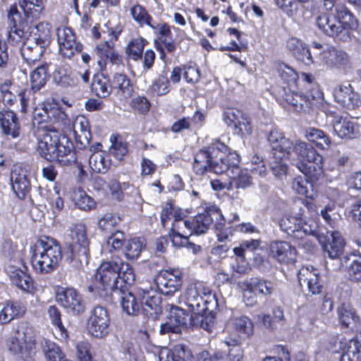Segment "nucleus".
<instances>
[{"mask_svg": "<svg viewBox=\"0 0 361 361\" xmlns=\"http://www.w3.org/2000/svg\"><path fill=\"white\" fill-rule=\"evenodd\" d=\"M135 279L133 268L119 257L104 261L97 269L96 283L88 287L90 292L97 293L100 296L103 292L111 291L117 293L127 286L132 285Z\"/></svg>", "mask_w": 361, "mask_h": 361, "instance_id": "f257e3e1", "label": "nucleus"}, {"mask_svg": "<svg viewBox=\"0 0 361 361\" xmlns=\"http://www.w3.org/2000/svg\"><path fill=\"white\" fill-rule=\"evenodd\" d=\"M38 152L49 161L68 165L75 161L73 152V144L68 137L54 128H43L39 135Z\"/></svg>", "mask_w": 361, "mask_h": 361, "instance_id": "f03ea898", "label": "nucleus"}, {"mask_svg": "<svg viewBox=\"0 0 361 361\" xmlns=\"http://www.w3.org/2000/svg\"><path fill=\"white\" fill-rule=\"evenodd\" d=\"M286 158L303 174L316 179L322 175L323 157L311 144L295 140Z\"/></svg>", "mask_w": 361, "mask_h": 361, "instance_id": "7ed1b4c3", "label": "nucleus"}, {"mask_svg": "<svg viewBox=\"0 0 361 361\" xmlns=\"http://www.w3.org/2000/svg\"><path fill=\"white\" fill-rule=\"evenodd\" d=\"M32 250L31 264L37 273L47 274L57 269L63 254L56 240L44 236L37 240Z\"/></svg>", "mask_w": 361, "mask_h": 361, "instance_id": "20e7f679", "label": "nucleus"}, {"mask_svg": "<svg viewBox=\"0 0 361 361\" xmlns=\"http://www.w3.org/2000/svg\"><path fill=\"white\" fill-rule=\"evenodd\" d=\"M336 11L334 17L326 13L319 15L316 18V25L326 36L346 42L350 39L348 27L355 28L356 20L349 10L342 5L337 6Z\"/></svg>", "mask_w": 361, "mask_h": 361, "instance_id": "39448f33", "label": "nucleus"}, {"mask_svg": "<svg viewBox=\"0 0 361 361\" xmlns=\"http://www.w3.org/2000/svg\"><path fill=\"white\" fill-rule=\"evenodd\" d=\"M302 79L307 82L308 87H306L305 94L296 92L295 90L284 89L283 99L290 105H291L295 111L300 112L305 111L306 109L312 108L317 105V102L321 99L322 92L319 88L317 83L313 75L302 73Z\"/></svg>", "mask_w": 361, "mask_h": 361, "instance_id": "423d86ee", "label": "nucleus"}, {"mask_svg": "<svg viewBox=\"0 0 361 361\" xmlns=\"http://www.w3.org/2000/svg\"><path fill=\"white\" fill-rule=\"evenodd\" d=\"M267 140L271 147V156L269 161L270 169L275 176H284L287 171V164L283 159L286 158L287 154L290 152L289 149L293 140L286 137L283 133L276 128L271 130Z\"/></svg>", "mask_w": 361, "mask_h": 361, "instance_id": "0eeeda50", "label": "nucleus"}, {"mask_svg": "<svg viewBox=\"0 0 361 361\" xmlns=\"http://www.w3.org/2000/svg\"><path fill=\"white\" fill-rule=\"evenodd\" d=\"M227 146L216 140L204 149L200 150L195 157L193 170L197 175H202L207 171L216 173L214 170L218 165L226 164Z\"/></svg>", "mask_w": 361, "mask_h": 361, "instance_id": "6e6552de", "label": "nucleus"}, {"mask_svg": "<svg viewBox=\"0 0 361 361\" xmlns=\"http://www.w3.org/2000/svg\"><path fill=\"white\" fill-rule=\"evenodd\" d=\"M226 161V164H223L221 166L217 165L214 170L216 174L226 173L229 178L228 190L245 189L252 185V177L248 170L240 169L238 166L240 157L235 152L228 153Z\"/></svg>", "mask_w": 361, "mask_h": 361, "instance_id": "1a4fd4ad", "label": "nucleus"}, {"mask_svg": "<svg viewBox=\"0 0 361 361\" xmlns=\"http://www.w3.org/2000/svg\"><path fill=\"white\" fill-rule=\"evenodd\" d=\"M7 347L21 359L30 357L34 353L32 327L26 322H19L7 341Z\"/></svg>", "mask_w": 361, "mask_h": 361, "instance_id": "9d476101", "label": "nucleus"}, {"mask_svg": "<svg viewBox=\"0 0 361 361\" xmlns=\"http://www.w3.org/2000/svg\"><path fill=\"white\" fill-rule=\"evenodd\" d=\"M70 250L73 258L77 259L81 263L87 264L90 256V241L87 237L85 225L77 224L70 228Z\"/></svg>", "mask_w": 361, "mask_h": 361, "instance_id": "9b49d317", "label": "nucleus"}, {"mask_svg": "<svg viewBox=\"0 0 361 361\" xmlns=\"http://www.w3.org/2000/svg\"><path fill=\"white\" fill-rule=\"evenodd\" d=\"M154 281L161 294L168 297L176 296L181 288L183 276L178 269H164L157 274Z\"/></svg>", "mask_w": 361, "mask_h": 361, "instance_id": "f8f14e48", "label": "nucleus"}, {"mask_svg": "<svg viewBox=\"0 0 361 361\" xmlns=\"http://www.w3.org/2000/svg\"><path fill=\"white\" fill-rule=\"evenodd\" d=\"M281 230L295 239L302 238L305 235H317V226L312 221L307 222L301 217L288 216L280 221Z\"/></svg>", "mask_w": 361, "mask_h": 361, "instance_id": "ddd939ff", "label": "nucleus"}, {"mask_svg": "<svg viewBox=\"0 0 361 361\" xmlns=\"http://www.w3.org/2000/svg\"><path fill=\"white\" fill-rule=\"evenodd\" d=\"M166 310L169 311L167 321L160 326V334H180L182 329L188 327V314L183 308L174 304L167 303Z\"/></svg>", "mask_w": 361, "mask_h": 361, "instance_id": "4468645a", "label": "nucleus"}, {"mask_svg": "<svg viewBox=\"0 0 361 361\" xmlns=\"http://www.w3.org/2000/svg\"><path fill=\"white\" fill-rule=\"evenodd\" d=\"M120 218L111 213H107L99 221V228L109 235L107 243L114 250L123 247L125 234L117 228Z\"/></svg>", "mask_w": 361, "mask_h": 361, "instance_id": "2eb2a0df", "label": "nucleus"}, {"mask_svg": "<svg viewBox=\"0 0 361 361\" xmlns=\"http://www.w3.org/2000/svg\"><path fill=\"white\" fill-rule=\"evenodd\" d=\"M29 174L30 166L27 164L19 163L12 167L10 175L12 189L20 200L25 199L31 189Z\"/></svg>", "mask_w": 361, "mask_h": 361, "instance_id": "dca6fc26", "label": "nucleus"}, {"mask_svg": "<svg viewBox=\"0 0 361 361\" xmlns=\"http://www.w3.org/2000/svg\"><path fill=\"white\" fill-rule=\"evenodd\" d=\"M110 317L106 308L96 306L87 319V330L95 338H103L109 334Z\"/></svg>", "mask_w": 361, "mask_h": 361, "instance_id": "f3484780", "label": "nucleus"}, {"mask_svg": "<svg viewBox=\"0 0 361 361\" xmlns=\"http://www.w3.org/2000/svg\"><path fill=\"white\" fill-rule=\"evenodd\" d=\"M147 42L142 37L133 39L129 42L126 48V54L129 59L137 61H142L143 72L152 69L154 60L155 53L151 49H147L143 54V50Z\"/></svg>", "mask_w": 361, "mask_h": 361, "instance_id": "a211bd4d", "label": "nucleus"}, {"mask_svg": "<svg viewBox=\"0 0 361 361\" xmlns=\"http://www.w3.org/2000/svg\"><path fill=\"white\" fill-rule=\"evenodd\" d=\"M202 294L208 298L212 295L209 288L205 287L202 283L191 285L186 289L184 296L185 302L191 312H205L208 309V299H204Z\"/></svg>", "mask_w": 361, "mask_h": 361, "instance_id": "6ab92c4d", "label": "nucleus"}, {"mask_svg": "<svg viewBox=\"0 0 361 361\" xmlns=\"http://www.w3.org/2000/svg\"><path fill=\"white\" fill-rule=\"evenodd\" d=\"M56 301L68 312L78 315L85 311L82 295L74 288H61L56 293Z\"/></svg>", "mask_w": 361, "mask_h": 361, "instance_id": "aec40b11", "label": "nucleus"}, {"mask_svg": "<svg viewBox=\"0 0 361 361\" xmlns=\"http://www.w3.org/2000/svg\"><path fill=\"white\" fill-rule=\"evenodd\" d=\"M56 35L59 51L64 58L71 59L75 54L82 51V45L76 42L75 34L70 27H59Z\"/></svg>", "mask_w": 361, "mask_h": 361, "instance_id": "412c9836", "label": "nucleus"}, {"mask_svg": "<svg viewBox=\"0 0 361 361\" xmlns=\"http://www.w3.org/2000/svg\"><path fill=\"white\" fill-rule=\"evenodd\" d=\"M318 240L330 258L336 259L343 254L345 242L340 232L327 231L326 234H319Z\"/></svg>", "mask_w": 361, "mask_h": 361, "instance_id": "4be33fe9", "label": "nucleus"}, {"mask_svg": "<svg viewBox=\"0 0 361 361\" xmlns=\"http://www.w3.org/2000/svg\"><path fill=\"white\" fill-rule=\"evenodd\" d=\"M137 294L145 312H149L151 315H157L161 312L160 293L152 287H140L137 288Z\"/></svg>", "mask_w": 361, "mask_h": 361, "instance_id": "5701e85b", "label": "nucleus"}, {"mask_svg": "<svg viewBox=\"0 0 361 361\" xmlns=\"http://www.w3.org/2000/svg\"><path fill=\"white\" fill-rule=\"evenodd\" d=\"M349 62L350 57L345 51L332 46L326 45L322 52L319 53V63L331 68H344Z\"/></svg>", "mask_w": 361, "mask_h": 361, "instance_id": "b1692460", "label": "nucleus"}, {"mask_svg": "<svg viewBox=\"0 0 361 361\" xmlns=\"http://www.w3.org/2000/svg\"><path fill=\"white\" fill-rule=\"evenodd\" d=\"M224 121L228 126L238 129L241 135H250L252 126L248 118L237 109H227L224 113Z\"/></svg>", "mask_w": 361, "mask_h": 361, "instance_id": "393cba45", "label": "nucleus"}, {"mask_svg": "<svg viewBox=\"0 0 361 361\" xmlns=\"http://www.w3.org/2000/svg\"><path fill=\"white\" fill-rule=\"evenodd\" d=\"M300 286L306 284L313 295L319 294L323 288L322 282L317 269L313 267H302L298 274Z\"/></svg>", "mask_w": 361, "mask_h": 361, "instance_id": "a878e982", "label": "nucleus"}, {"mask_svg": "<svg viewBox=\"0 0 361 361\" xmlns=\"http://www.w3.org/2000/svg\"><path fill=\"white\" fill-rule=\"evenodd\" d=\"M73 129L78 147L82 149L89 146L92 133L88 119L84 116H77L73 122Z\"/></svg>", "mask_w": 361, "mask_h": 361, "instance_id": "bb28decb", "label": "nucleus"}, {"mask_svg": "<svg viewBox=\"0 0 361 361\" xmlns=\"http://www.w3.org/2000/svg\"><path fill=\"white\" fill-rule=\"evenodd\" d=\"M159 361H192L193 355L191 350L185 345L178 343L173 348H163L159 354Z\"/></svg>", "mask_w": 361, "mask_h": 361, "instance_id": "cd10ccee", "label": "nucleus"}, {"mask_svg": "<svg viewBox=\"0 0 361 361\" xmlns=\"http://www.w3.org/2000/svg\"><path fill=\"white\" fill-rule=\"evenodd\" d=\"M338 321L343 328L357 331L360 326V319L355 310L349 303H343L337 310Z\"/></svg>", "mask_w": 361, "mask_h": 361, "instance_id": "c85d7f7f", "label": "nucleus"}, {"mask_svg": "<svg viewBox=\"0 0 361 361\" xmlns=\"http://www.w3.org/2000/svg\"><path fill=\"white\" fill-rule=\"evenodd\" d=\"M240 288L243 291L244 299L247 294L257 293L263 295H270L274 289V284L269 281H262L257 278L250 279L241 283Z\"/></svg>", "mask_w": 361, "mask_h": 361, "instance_id": "c756f323", "label": "nucleus"}, {"mask_svg": "<svg viewBox=\"0 0 361 361\" xmlns=\"http://www.w3.org/2000/svg\"><path fill=\"white\" fill-rule=\"evenodd\" d=\"M97 54L100 57L97 64L100 69H103L106 66V60L115 65H119L122 62L121 56L114 49L112 42L106 41L104 43L98 44L95 47Z\"/></svg>", "mask_w": 361, "mask_h": 361, "instance_id": "7c9ffc66", "label": "nucleus"}, {"mask_svg": "<svg viewBox=\"0 0 361 361\" xmlns=\"http://www.w3.org/2000/svg\"><path fill=\"white\" fill-rule=\"evenodd\" d=\"M270 250L272 256L281 263L292 262L296 256L295 248L284 241L271 243Z\"/></svg>", "mask_w": 361, "mask_h": 361, "instance_id": "2f4dec72", "label": "nucleus"}, {"mask_svg": "<svg viewBox=\"0 0 361 361\" xmlns=\"http://www.w3.org/2000/svg\"><path fill=\"white\" fill-rule=\"evenodd\" d=\"M54 82L62 87H73L79 81V73L71 71L69 67L59 66L53 73Z\"/></svg>", "mask_w": 361, "mask_h": 361, "instance_id": "473e14b6", "label": "nucleus"}, {"mask_svg": "<svg viewBox=\"0 0 361 361\" xmlns=\"http://www.w3.org/2000/svg\"><path fill=\"white\" fill-rule=\"evenodd\" d=\"M46 48L41 44L32 42V39H27L22 44L20 52L24 61L27 64H32L40 59Z\"/></svg>", "mask_w": 361, "mask_h": 361, "instance_id": "72a5a7b5", "label": "nucleus"}, {"mask_svg": "<svg viewBox=\"0 0 361 361\" xmlns=\"http://www.w3.org/2000/svg\"><path fill=\"white\" fill-rule=\"evenodd\" d=\"M0 123L3 133L12 137L19 135L20 124L16 114L13 111L0 112Z\"/></svg>", "mask_w": 361, "mask_h": 361, "instance_id": "f704fd0d", "label": "nucleus"}, {"mask_svg": "<svg viewBox=\"0 0 361 361\" xmlns=\"http://www.w3.org/2000/svg\"><path fill=\"white\" fill-rule=\"evenodd\" d=\"M25 311V307L18 302H8L0 310V324H8L14 319L23 317Z\"/></svg>", "mask_w": 361, "mask_h": 361, "instance_id": "c9c22d12", "label": "nucleus"}, {"mask_svg": "<svg viewBox=\"0 0 361 361\" xmlns=\"http://www.w3.org/2000/svg\"><path fill=\"white\" fill-rule=\"evenodd\" d=\"M120 298L121 305L123 311L128 315H136L140 311V305L137 301L134 294L128 291L127 286L123 288V290H118L117 293H114Z\"/></svg>", "mask_w": 361, "mask_h": 361, "instance_id": "e433bc0d", "label": "nucleus"}, {"mask_svg": "<svg viewBox=\"0 0 361 361\" xmlns=\"http://www.w3.org/2000/svg\"><path fill=\"white\" fill-rule=\"evenodd\" d=\"M20 8L27 20L39 19L44 9L43 0H18Z\"/></svg>", "mask_w": 361, "mask_h": 361, "instance_id": "4c0bfd02", "label": "nucleus"}, {"mask_svg": "<svg viewBox=\"0 0 361 361\" xmlns=\"http://www.w3.org/2000/svg\"><path fill=\"white\" fill-rule=\"evenodd\" d=\"M334 130L341 138L353 139L358 134L356 125L347 118L342 117L335 121Z\"/></svg>", "mask_w": 361, "mask_h": 361, "instance_id": "58836bf2", "label": "nucleus"}, {"mask_svg": "<svg viewBox=\"0 0 361 361\" xmlns=\"http://www.w3.org/2000/svg\"><path fill=\"white\" fill-rule=\"evenodd\" d=\"M305 137L322 149H328L331 142L330 137L322 130L316 128H307L305 132Z\"/></svg>", "mask_w": 361, "mask_h": 361, "instance_id": "ea45409f", "label": "nucleus"}, {"mask_svg": "<svg viewBox=\"0 0 361 361\" xmlns=\"http://www.w3.org/2000/svg\"><path fill=\"white\" fill-rule=\"evenodd\" d=\"M112 87L117 90V94L122 98L130 97L133 92L130 80L126 75L116 73L112 80Z\"/></svg>", "mask_w": 361, "mask_h": 361, "instance_id": "a19ab883", "label": "nucleus"}, {"mask_svg": "<svg viewBox=\"0 0 361 361\" xmlns=\"http://www.w3.org/2000/svg\"><path fill=\"white\" fill-rule=\"evenodd\" d=\"M277 70L279 77L283 81V82L287 85L286 87H283L282 89L281 96L283 97L284 89H286L287 90L288 89L290 90H294L293 88L297 86L298 75L293 68L285 63L279 64Z\"/></svg>", "mask_w": 361, "mask_h": 361, "instance_id": "79ce46f5", "label": "nucleus"}, {"mask_svg": "<svg viewBox=\"0 0 361 361\" xmlns=\"http://www.w3.org/2000/svg\"><path fill=\"white\" fill-rule=\"evenodd\" d=\"M31 90L36 92L40 90L47 83L48 75V64L44 63L37 67L30 73Z\"/></svg>", "mask_w": 361, "mask_h": 361, "instance_id": "37998d69", "label": "nucleus"}, {"mask_svg": "<svg viewBox=\"0 0 361 361\" xmlns=\"http://www.w3.org/2000/svg\"><path fill=\"white\" fill-rule=\"evenodd\" d=\"M89 164L94 172L105 173L111 166V161L106 157L105 152H95L90 155Z\"/></svg>", "mask_w": 361, "mask_h": 361, "instance_id": "c03bdc74", "label": "nucleus"}, {"mask_svg": "<svg viewBox=\"0 0 361 361\" xmlns=\"http://www.w3.org/2000/svg\"><path fill=\"white\" fill-rule=\"evenodd\" d=\"M123 250L126 257L130 260L137 259L142 251L145 249L144 240L140 238H133L125 243L123 241Z\"/></svg>", "mask_w": 361, "mask_h": 361, "instance_id": "a18cd8bd", "label": "nucleus"}, {"mask_svg": "<svg viewBox=\"0 0 361 361\" xmlns=\"http://www.w3.org/2000/svg\"><path fill=\"white\" fill-rule=\"evenodd\" d=\"M35 30L32 37L28 39L47 47L51 42V25L45 22L39 23Z\"/></svg>", "mask_w": 361, "mask_h": 361, "instance_id": "49530a36", "label": "nucleus"}, {"mask_svg": "<svg viewBox=\"0 0 361 361\" xmlns=\"http://www.w3.org/2000/svg\"><path fill=\"white\" fill-rule=\"evenodd\" d=\"M340 361H361V341L357 338L349 340Z\"/></svg>", "mask_w": 361, "mask_h": 361, "instance_id": "de8ad7c7", "label": "nucleus"}, {"mask_svg": "<svg viewBox=\"0 0 361 361\" xmlns=\"http://www.w3.org/2000/svg\"><path fill=\"white\" fill-rule=\"evenodd\" d=\"M291 186L295 192L304 195L307 198L313 200L317 196V192L314 190L312 184L303 177L298 176L295 178L292 181Z\"/></svg>", "mask_w": 361, "mask_h": 361, "instance_id": "09e8293b", "label": "nucleus"}, {"mask_svg": "<svg viewBox=\"0 0 361 361\" xmlns=\"http://www.w3.org/2000/svg\"><path fill=\"white\" fill-rule=\"evenodd\" d=\"M192 234L200 235L204 233L212 225L213 219L208 212L196 215L191 219Z\"/></svg>", "mask_w": 361, "mask_h": 361, "instance_id": "8fccbe9b", "label": "nucleus"}, {"mask_svg": "<svg viewBox=\"0 0 361 361\" xmlns=\"http://www.w3.org/2000/svg\"><path fill=\"white\" fill-rule=\"evenodd\" d=\"M12 283L21 290L29 292L33 287L31 277L19 269L11 271L10 275Z\"/></svg>", "mask_w": 361, "mask_h": 361, "instance_id": "3c124183", "label": "nucleus"}, {"mask_svg": "<svg viewBox=\"0 0 361 361\" xmlns=\"http://www.w3.org/2000/svg\"><path fill=\"white\" fill-rule=\"evenodd\" d=\"M112 85H110L109 79L104 75L94 76L92 82V90L101 98H106L111 92Z\"/></svg>", "mask_w": 361, "mask_h": 361, "instance_id": "603ef678", "label": "nucleus"}, {"mask_svg": "<svg viewBox=\"0 0 361 361\" xmlns=\"http://www.w3.org/2000/svg\"><path fill=\"white\" fill-rule=\"evenodd\" d=\"M233 326L240 336L249 337L253 334V324L246 316L235 317L233 320Z\"/></svg>", "mask_w": 361, "mask_h": 361, "instance_id": "864d4df0", "label": "nucleus"}, {"mask_svg": "<svg viewBox=\"0 0 361 361\" xmlns=\"http://www.w3.org/2000/svg\"><path fill=\"white\" fill-rule=\"evenodd\" d=\"M73 200L75 205L82 210L89 211L95 207V201L84 190L78 189L74 192Z\"/></svg>", "mask_w": 361, "mask_h": 361, "instance_id": "5fc2aeb1", "label": "nucleus"}, {"mask_svg": "<svg viewBox=\"0 0 361 361\" xmlns=\"http://www.w3.org/2000/svg\"><path fill=\"white\" fill-rule=\"evenodd\" d=\"M47 315L51 323L60 331L61 337L66 339L68 337V334L62 324L61 314L59 308L55 305H50L47 309Z\"/></svg>", "mask_w": 361, "mask_h": 361, "instance_id": "6e6d98bb", "label": "nucleus"}, {"mask_svg": "<svg viewBox=\"0 0 361 361\" xmlns=\"http://www.w3.org/2000/svg\"><path fill=\"white\" fill-rule=\"evenodd\" d=\"M348 279L355 282L361 281V262L349 257L344 258Z\"/></svg>", "mask_w": 361, "mask_h": 361, "instance_id": "4d7b16f0", "label": "nucleus"}, {"mask_svg": "<svg viewBox=\"0 0 361 361\" xmlns=\"http://www.w3.org/2000/svg\"><path fill=\"white\" fill-rule=\"evenodd\" d=\"M152 90L159 96H163L169 92L170 81L166 73L163 72L153 81Z\"/></svg>", "mask_w": 361, "mask_h": 361, "instance_id": "13d9d810", "label": "nucleus"}, {"mask_svg": "<svg viewBox=\"0 0 361 361\" xmlns=\"http://www.w3.org/2000/svg\"><path fill=\"white\" fill-rule=\"evenodd\" d=\"M42 348L47 361H60L64 355L55 343L49 340H44Z\"/></svg>", "mask_w": 361, "mask_h": 361, "instance_id": "bf43d9fd", "label": "nucleus"}, {"mask_svg": "<svg viewBox=\"0 0 361 361\" xmlns=\"http://www.w3.org/2000/svg\"><path fill=\"white\" fill-rule=\"evenodd\" d=\"M34 117L35 118L37 116L40 117L42 121L44 120V118H50V117H54L56 116L59 117V118L63 119L66 117V115L64 112L61 111V110L55 108H52L51 106V104H42L41 109H35L34 111Z\"/></svg>", "mask_w": 361, "mask_h": 361, "instance_id": "052dcab7", "label": "nucleus"}, {"mask_svg": "<svg viewBox=\"0 0 361 361\" xmlns=\"http://www.w3.org/2000/svg\"><path fill=\"white\" fill-rule=\"evenodd\" d=\"M130 13L134 20L140 25H147L149 27L151 26L152 18L143 6L136 4L131 8Z\"/></svg>", "mask_w": 361, "mask_h": 361, "instance_id": "680f3d73", "label": "nucleus"}, {"mask_svg": "<svg viewBox=\"0 0 361 361\" xmlns=\"http://www.w3.org/2000/svg\"><path fill=\"white\" fill-rule=\"evenodd\" d=\"M192 224L191 219L171 223V233H178L184 237H190L192 235Z\"/></svg>", "mask_w": 361, "mask_h": 361, "instance_id": "e2e57ef3", "label": "nucleus"}, {"mask_svg": "<svg viewBox=\"0 0 361 361\" xmlns=\"http://www.w3.org/2000/svg\"><path fill=\"white\" fill-rule=\"evenodd\" d=\"M25 36L23 27H7V41L10 44L16 46L23 43Z\"/></svg>", "mask_w": 361, "mask_h": 361, "instance_id": "0e129e2a", "label": "nucleus"}, {"mask_svg": "<svg viewBox=\"0 0 361 361\" xmlns=\"http://www.w3.org/2000/svg\"><path fill=\"white\" fill-rule=\"evenodd\" d=\"M6 23L7 27L13 28L15 27H23L24 22L16 5H11L8 10Z\"/></svg>", "mask_w": 361, "mask_h": 361, "instance_id": "69168bd1", "label": "nucleus"}, {"mask_svg": "<svg viewBox=\"0 0 361 361\" xmlns=\"http://www.w3.org/2000/svg\"><path fill=\"white\" fill-rule=\"evenodd\" d=\"M353 92V90L351 85L346 82L335 88L334 97L335 100L341 105L343 102H345V99H347Z\"/></svg>", "mask_w": 361, "mask_h": 361, "instance_id": "338daca9", "label": "nucleus"}, {"mask_svg": "<svg viewBox=\"0 0 361 361\" xmlns=\"http://www.w3.org/2000/svg\"><path fill=\"white\" fill-rule=\"evenodd\" d=\"M110 153L117 159H121L128 152L127 143L116 139L109 148Z\"/></svg>", "mask_w": 361, "mask_h": 361, "instance_id": "774afa93", "label": "nucleus"}]
</instances>
